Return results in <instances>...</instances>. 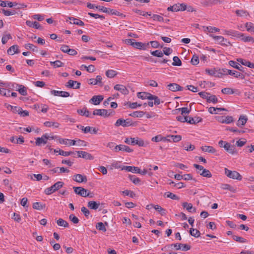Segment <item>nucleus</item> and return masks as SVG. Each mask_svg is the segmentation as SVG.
<instances>
[{
  "label": "nucleus",
  "mask_w": 254,
  "mask_h": 254,
  "mask_svg": "<svg viewBox=\"0 0 254 254\" xmlns=\"http://www.w3.org/2000/svg\"><path fill=\"white\" fill-rule=\"evenodd\" d=\"M114 89L120 91L122 94L127 95L128 93V91L126 87L123 85L116 84L114 87Z\"/></svg>",
  "instance_id": "20"
},
{
  "label": "nucleus",
  "mask_w": 254,
  "mask_h": 254,
  "mask_svg": "<svg viewBox=\"0 0 254 254\" xmlns=\"http://www.w3.org/2000/svg\"><path fill=\"white\" fill-rule=\"evenodd\" d=\"M17 91L23 96H26L27 95V88L24 85L20 84L19 87L17 88Z\"/></svg>",
  "instance_id": "37"
},
{
  "label": "nucleus",
  "mask_w": 254,
  "mask_h": 254,
  "mask_svg": "<svg viewBox=\"0 0 254 254\" xmlns=\"http://www.w3.org/2000/svg\"><path fill=\"white\" fill-rule=\"evenodd\" d=\"M59 142L60 144H65V145H68L69 146L74 145V140L69 139H63V138H60L59 139Z\"/></svg>",
  "instance_id": "29"
},
{
  "label": "nucleus",
  "mask_w": 254,
  "mask_h": 254,
  "mask_svg": "<svg viewBox=\"0 0 254 254\" xmlns=\"http://www.w3.org/2000/svg\"><path fill=\"white\" fill-rule=\"evenodd\" d=\"M76 153L77 154L78 157H81L86 160H93L94 157L91 154L83 151H76Z\"/></svg>",
  "instance_id": "8"
},
{
  "label": "nucleus",
  "mask_w": 254,
  "mask_h": 254,
  "mask_svg": "<svg viewBox=\"0 0 254 254\" xmlns=\"http://www.w3.org/2000/svg\"><path fill=\"white\" fill-rule=\"evenodd\" d=\"M248 121V118L246 116L241 115L239 117V119L238 121L237 125L239 126H244L246 123Z\"/></svg>",
  "instance_id": "35"
},
{
  "label": "nucleus",
  "mask_w": 254,
  "mask_h": 254,
  "mask_svg": "<svg viewBox=\"0 0 254 254\" xmlns=\"http://www.w3.org/2000/svg\"><path fill=\"white\" fill-rule=\"evenodd\" d=\"M229 130L237 134L243 133L246 132V130L238 128H229Z\"/></svg>",
  "instance_id": "51"
},
{
  "label": "nucleus",
  "mask_w": 254,
  "mask_h": 254,
  "mask_svg": "<svg viewBox=\"0 0 254 254\" xmlns=\"http://www.w3.org/2000/svg\"><path fill=\"white\" fill-rule=\"evenodd\" d=\"M12 37L10 34H7L6 35H4L1 39V42L3 44H5L7 41L9 39H11Z\"/></svg>",
  "instance_id": "59"
},
{
  "label": "nucleus",
  "mask_w": 254,
  "mask_h": 254,
  "mask_svg": "<svg viewBox=\"0 0 254 254\" xmlns=\"http://www.w3.org/2000/svg\"><path fill=\"white\" fill-rule=\"evenodd\" d=\"M103 99L104 98L102 95H95L92 97V98L89 100V102L95 105H98L100 104Z\"/></svg>",
  "instance_id": "15"
},
{
  "label": "nucleus",
  "mask_w": 254,
  "mask_h": 254,
  "mask_svg": "<svg viewBox=\"0 0 254 254\" xmlns=\"http://www.w3.org/2000/svg\"><path fill=\"white\" fill-rule=\"evenodd\" d=\"M80 83L78 81L69 80L65 86L67 88L78 89L80 88Z\"/></svg>",
  "instance_id": "11"
},
{
  "label": "nucleus",
  "mask_w": 254,
  "mask_h": 254,
  "mask_svg": "<svg viewBox=\"0 0 254 254\" xmlns=\"http://www.w3.org/2000/svg\"><path fill=\"white\" fill-rule=\"evenodd\" d=\"M100 203L94 201H90L88 203V207L92 209H97L99 206Z\"/></svg>",
  "instance_id": "38"
},
{
  "label": "nucleus",
  "mask_w": 254,
  "mask_h": 254,
  "mask_svg": "<svg viewBox=\"0 0 254 254\" xmlns=\"http://www.w3.org/2000/svg\"><path fill=\"white\" fill-rule=\"evenodd\" d=\"M232 238L235 241L241 243H244L247 242V240L241 237L233 235Z\"/></svg>",
  "instance_id": "58"
},
{
  "label": "nucleus",
  "mask_w": 254,
  "mask_h": 254,
  "mask_svg": "<svg viewBox=\"0 0 254 254\" xmlns=\"http://www.w3.org/2000/svg\"><path fill=\"white\" fill-rule=\"evenodd\" d=\"M224 33L225 34L231 36L232 37H237L238 38H241V37L244 36V34L242 33H240L237 31L233 30H225L224 31Z\"/></svg>",
  "instance_id": "9"
},
{
  "label": "nucleus",
  "mask_w": 254,
  "mask_h": 254,
  "mask_svg": "<svg viewBox=\"0 0 254 254\" xmlns=\"http://www.w3.org/2000/svg\"><path fill=\"white\" fill-rule=\"evenodd\" d=\"M57 223L59 226H63L65 228L68 227L69 226L68 223L66 221L64 220L62 218L59 219L57 220Z\"/></svg>",
  "instance_id": "43"
},
{
  "label": "nucleus",
  "mask_w": 254,
  "mask_h": 254,
  "mask_svg": "<svg viewBox=\"0 0 254 254\" xmlns=\"http://www.w3.org/2000/svg\"><path fill=\"white\" fill-rule=\"evenodd\" d=\"M205 72L210 76H213L216 77H222V73L220 68L206 69Z\"/></svg>",
  "instance_id": "6"
},
{
  "label": "nucleus",
  "mask_w": 254,
  "mask_h": 254,
  "mask_svg": "<svg viewBox=\"0 0 254 254\" xmlns=\"http://www.w3.org/2000/svg\"><path fill=\"white\" fill-rule=\"evenodd\" d=\"M69 219L74 224H77L79 221L78 218L74 214H70L69 216Z\"/></svg>",
  "instance_id": "64"
},
{
  "label": "nucleus",
  "mask_w": 254,
  "mask_h": 254,
  "mask_svg": "<svg viewBox=\"0 0 254 254\" xmlns=\"http://www.w3.org/2000/svg\"><path fill=\"white\" fill-rule=\"evenodd\" d=\"M150 44L152 47L154 48H162L163 47V45H160L159 44V43H158V41H150L149 44Z\"/></svg>",
  "instance_id": "61"
},
{
  "label": "nucleus",
  "mask_w": 254,
  "mask_h": 254,
  "mask_svg": "<svg viewBox=\"0 0 254 254\" xmlns=\"http://www.w3.org/2000/svg\"><path fill=\"white\" fill-rule=\"evenodd\" d=\"M199 173L200 174V175L204 177L211 178L212 177V174L211 172L209 171V170H207L206 169L203 170L202 172H199Z\"/></svg>",
  "instance_id": "50"
},
{
  "label": "nucleus",
  "mask_w": 254,
  "mask_h": 254,
  "mask_svg": "<svg viewBox=\"0 0 254 254\" xmlns=\"http://www.w3.org/2000/svg\"><path fill=\"white\" fill-rule=\"evenodd\" d=\"M144 115V112L143 111H137L132 112L129 116L133 117H142Z\"/></svg>",
  "instance_id": "44"
},
{
  "label": "nucleus",
  "mask_w": 254,
  "mask_h": 254,
  "mask_svg": "<svg viewBox=\"0 0 254 254\" xmlns=\"http://www.w3.org/2000/svg\"><path fill=\"white\" fill-rule=\"evenodd\" d=\"M44 126L46 127H58L59 124L53 122H46L44 123Z\"/></svg>",
  "instance_id": "60"
},
{
  "label": "nucleus",
  "mask_w": 254,
  "mask_h": 254,
  "mask_svg": "<svg viewBox=\"0 0 254 254\" xmlns=\"http://www.w3.org/2000/svg\"><path fill=\"white\" fill-rule=\"evenodd\" d=\"M173 62L172 65L174 66H181L182 65V62L177 56H175L173 59Z\"/></svg>",
  "instance_id": "53"
},
{
  "label": "nucleus",
  "mask_w": 254,
  "mask_h": 254,
  "mask_svg": "<svg viewBox=\"0 0 254 254\" xmlns=\"http://www.w3.org/2000/svg\"><path fill=\"white\" fill-rule=\"evenodd\" d=\"M133 44V47L141 50H145L149 46V43L145 44L135 41Z\"/></svg>",
  "instance_id": "23"
},
{
  "label": "nucleus",
  "mask_w": 254,
  "mask_h": 254,
  "mask_svg": "<svg viewBox=\"0 0 254 254\" xmlns=\"http://www.w3.org/2000/svg\"><path fill=\"white\" fill-rule=\"evenodd\" d=\"M84 133H90L91 134H96L99 131V128H81Z\"/></svg>",
  "instance_id": "30"
},
{
  "label": "nucleus",
  "mask_w": 254,
  "mask_h": 254,
  "mask_svg": "<svg viewBox=\"0 0 254 254\" xmlns=\"http://www.w3.org/2000/svg\"><path fill=\"white\" fill-rule=\"evenodd\" d=\"M164 196H165L167 197L170 198L173 200H179V197L177 196V195L170 192L168 191L164 193Z\"/></svg>",
  "instance_id": "40"
},
{
  "label": "nucleus",
  "mask_w": 254,
  "mask_h": 254,
  "mask_svg": "<svg viewBox=\"0 0 254 254\" xmlns=\"http://www.w3.org/2000/svg\"><path fill=\"white\" fill-rule=\"evenodd\" d=\"M226 109L223 108H215V107H210L208 109V112L210 114H218L219 112L221 111H225Z\"/></svg>",
  "instance_id": "36"
},
{
  "label": "nucleus",
  "mask_w": 254,
  "mask_h": 254,
  "mask_svg": "<svg viewBox=\"0 0 254 254\" xmlns=\"http://www.w3.org/2000/svg\"><path fill=\"white\" fill-rule=\"evenodd\" d=\"M167 88L172 92L182 91L183 89L182 87L177 83H170L167 85Z\"/></svg>",
  "instance_id": "16"
},
{
  "label": "nucleus",
  "mask_w": 254,
  "mask_h": 254,
  "mask_svg": "<svg viewBox=\"0 0 254 254\" xmlns=\"http://www.w3.org/2000/svg\"><path fill=\"white\" fill-rule=\"evenodd\" d=\"M227 74L232 75L236 78H240L243 79L245 78V75L244 73L239 72L235 70H229Z\"/></svg>",
  "instance_id": "17"
},
{
  "label": "nucleus",
  "mask_w": 254,
  "mask_h": 254,
  "mask_svg": "<svg viewBox=\"0 0 254 254\" xmlns=\"http://www.w3.org/2000/svg\"><path fill=\"white\" fill-rule=\"evenodd\" d=\"M114 151L118 152V151H123L126 152L130 153L133 151V150L131 149L128 146H126L123 144H120L116 145L115 146Z\"/></svg>",
  "instance_id": "10"
},
{
  "label": "nucleus",
  "mask_w": 254,
  "mask_h": 254,
  "mask_svg": "<svg viewBox=\"0 0 254 254\" xmlns=\"http://www.w3.org/2000/svg\"><path fill=\"white\" fill-rule=\"evenodd\" d=\"M26 24L30 27H33L37 29L42 30L43 27L37 21H31L30 20H27L26 21Z\"/></svg>",
  "instance_id": "21"
},
{
  "label": "nucleus",
  "mask_w": 254,
  "mask_h": 254,
  "mask_svg": "<svg viewBox=\"0 0 254 254\" xmlns=\"http://www.w3.org/2000/svg\"><path fill=\"white\" fill-rule=\"evenodd\" d=\"M115 126L116 127L121 126L123 127H127L129 126H137L138 124L137 122H133L130 119H127L126 120L119 119L116 121Z\"/></svg>",
  "instance_id": "1"
},
{
  "label": "nucleus",
  "mask_w": 254,
  "mask_h": 254,
  "mask_svg": "<svg viewBox=\"0 0 254 254\" xmlns=\"http://www.w3.org/2000/svg\"><path fill=\"white\" fill-rule=\"evenodd\" d=\"M151 54L153 56L161 58L163 56V53L160 50H156L153 52H151Z\"/></svg>",
  "instance_id": "62"
},
{
  "label": "nucleus",
  "mask_w": 254,
  "mask_h": 254,
  "mask_svg": "<svg viewBox=\"0 0 254 254\" xmlns=\"http://www.w3.org/2000/svg\"><path fill=\"white\" fill-rule=\"evenodd\" d=\"M190 233L192 236L195 238H198L200 235V232L197 229L191 228L190 230Z\"/></svg>",
  "instance_id": "49"
},
{
  "label": "nucleus",
  "mask_w": 254,
  "mask_h": 254,
  "mask_svg": "<svg viewBox=\"0 0 254 254\" xmlns=\"http://www.w3.org/2000/svg\"><path fill=\"white\" fill-rule=\"evenodd\" d=\"M182 206L184 208L187 209V210L190 212H195L196 209L193 207L191 203L188 202H184L182 204Z\"/></svg>",
  "instance_id": "31"
},
{
  "label": "nucleus",
  "mask_w": 254,
  "mask_h": 254,
  "mask_svg": "<svg viewBox=\"0 0 254 254\" xmlns=\"http://www.w3.org/2000/svg\"><path fill=\"white\" fill-rule=\"evenodd\" d=\"M45 207V205H43L40 202H34L33 204V208L36 210H42Z\"/></svg>",
  "instance_id": "47"
},
{
  "label": "nucleus",
  "mask_w": 254,
  "mask_h": 254,
  "mask_svg": "<svg viewBox=\"0 0 254 254\" xmlns=\"http://www.w3.org/2000/svg\"><path fill=\"white\" fill-rule=\"evenodd\" d=\"M75 193L82 197L89 196L92 197V195H90V193L87 190H86L80 187H74L73 188Z\"/></svg>",
  "instance_id": "3"
},
{
  "label": "nucleus",
  "mask_w": 254,
  "mask_h": 254,
  "mask_svg": "<svg viewBox=\"0 0 254 254\" xmlns=\"http://www.w3.org/2000/svg\"><path fill=\"white\" fill-rule=\"evenodd\" d=\"M51 93L54 96H59L62 97H68L70 96L69 93L66 91L53 90L51 91Z\"/></svg>",
  "instance_id": "18"
},
{
  "label": "nucleus",
  "mask_w": 254,
  "mask_h": 254,
  "mask_svg": "<svg viewBox=\"0 0 254 254\" xmlns=\"http://www.w3.org/2000/svg\"><path fill=\"white\" fill-rule=\"evenodd\" d=\"M212 37L217 41H219L222 46H232V44L222 36H212Z\"/></svg>",
  "instance_id": "12"
},
{
  "label": "nucleus",
  "mask_w": 254,
  "mask_h": 254,
  "mask_svg": "<svg viewBox=\"0 0 254 254\" xmlns=\"http://www.w3.org/2000/svg\"><path fill=\"white\" fill-rule=\"evenodd\" d=\"M124 169L127 172H130L134 173H137L138 172H139V168L137 167L128 166L124 167Z\"/></svg>",
  "instance_id": "34"
},
{
  "label": "nucleus",
  "mask_w": 254,
  "mask_h": 254,
  "mask_svg": "<svg viewBox=\"0 0 254 254\" xmlns=\"http://www.w3.org/2000/svg\"><path fill=\"white\" fill-rule=\"evenodd\" d=\"M236 14L239 16H243L244 15L247 16L249 15V12L245 10H236L235 11Z\"/></svg>",
  "instance_id": "57"
},
{
  "label": "nucleus",
  "mask_w": 254,
  "mask_h": 254,
  "mask_svg": "<svg viewBox=\"0 0 254 254\" xmlns=\"http://www.w3.org/2000/svg\"><path fill=\"white\" fill-rule=\"evenodd\" d=\"M152 94L145 92H140L137 93V97L141 99H148L150 100L151 98Z\"/></svg>",
  "instance_id": "28"
},
{
  "label": "nucleus",
  "mask_w": 254,
  "mask_h": 254,
  "mask_svg": "<svg viewBox=\"0 0 254 254\" xmlns=\"http://www.w3.org/2000/svg\"><path fill=\"white\" fill-rule=\"evenodd\" d=\"M117 75V72L112 69H108L106 71V75L109 78H113Z\"/></svg>",
  "instance_id": "39"
},
{
  "label": "nucleus",
  "mask_w": 254,
  "mask_h": 254,
  "mask_svg": "<svg viewBox=\"0 0 254 254\" xmlns=\"http://www.w3.org/2000/svg\"><path fill=\"white\" fill-rule=\"evenodd\" d=\"M50 64L53 65L54 68L62 67L64 66V64L60 61H56L55 62H51Z\"/></svg>",
  "instance_id": "48"
},
{
  "label": "nucleus",
  "mask_w": 254,
  "mask_h": 254,
  "mask_svg": "<svg viewBox=\"0 0 254 254\" xmlns=\"http://www.w3.org/2000/svg\"><path fill=\"white\" fill-rule=\"evenodd\" d=\"M229 64L232 67L238 69L239 71H242L243 73H245L246 74H247L245 72V68L243 67L239 63L234 61H230L229 62Z\"/></svg>",
  "instance_id": "13"
},
{
  "label": "nucleus",
  "mask_w": 254,
  "mask_h": 254,
  "mask_svg": "<svg viewBox=\"0 0 254 254\" xmlns=\"http://www.w3.org/2000/svg\"><path fill=\"white\" fill-rule=\"evenodd\" d=\"M49 138L53 139L54 137L50 136L47 133L43 134L41 137H37L36 139L35 144L37 146H41L42 144H45L47 142V140Z\"/></svg>",
  "instance_id": "5"
},
{
  "label": "nucleus",
  "mask_w": 254,
  "mask_h": 254,
  "mask_svg": "<svg viewBox=\"0 0 254 254\" xmlns=\"http://www.w3.org/2000/svg\"><path fill=\"white\" fill-rule=\"evenodd\" d=\"M68 19H69L70 20L73 21V23H72L71 22H70L71 24L73 23V24L80 25V26H84V23L82 21H81V20H80L79 19H77V18H74L73 17H68Z\"/></svg>",
  "instance_id": "33"
},
{
  "label": "nucleus",
  "mask_w": 254,
  "mask_h": 254,
  "mask_svg": "<svg viewBox=\"0 0 254 254\" xmlns=\"http://www.w3.org/2000/svg\"><path fill=\"white\" fill-rule=\"evenodd\" d=\"M225 173L227 177L233 179L241 180L242 179V176L238 172L235 171H232L225 168Z\"/></svg>",
  "instance_id": "4"
},
{
  "label": "nucleus",
  "mask_w": 254,
  "mask_h": 254,
  "mask_svg": "<svg viewBox=\"0 0 254 254\" xmlns=\"http://www.w3.org/2000/svg\"><path fill=\"white\" fill-rule=\"evenodd\" d=\"M75 154L76 151H64L61 149L59 150V154L64 156H68L69 155H75Z\"/></svg>",
  "instance_id": "41"
},
{
  "label": "nucleus",
  "mask_w": 254,
  "mask_h": 254,
  "mask_svg": "<svg viewBox=\"0 0 254 254\" xmlns=\"http://www.w3.org/2000/svg\"><path fill=\"white\" fill-rule=\"evenodd\" d=\"M73 180L78 183H86L87 181L86 176L81 174H76L73 176Z\"/></svg>",
  "instance_id": "19"
},
{
  "label": "nucleus",
  "mask_w": 254,
  "mask_h": 254,
  "mask_svg": "<svg viewBox=\"0 0 254 254\" xmlns=\"http://www.w3.org/2000/svg\"><path fill=\"white\" fill-rule=\"evenodd\" d=\"M241 38L245 42H253L254 43V38L251 36H245L244 34V36L241 37Z\"/></svg>",
  "instance_id": "63"
},
{
  "label": "nucleus",
  "mask_w": 254,
  "mask_h": 254,
  "mask_svg": "<svg viewBox=\"0 0 254 254\" xmlns=\"http://www.w3.org/2000/svg\"><path fill=\"white\" fill-rule=\"evenodd\" d=\"M207 101L209 103L212 102L213 103H216L217 102L218 99L215 95L210 94L208 97Z\"/></svg>",
  "instance_id": "56"
},
{
  "label": "nucleus",
  "mask_w": 254,
  "mask_h": 254,
  "mask_svg": "<svg viewBox=\"0 0 254 254\" xmlns=\"http://www.w3.org/2000/svg\"><path fill=\"white\" fill-rule=\"evenodd\" d=\"M52 174L54 173H62L67 172L68 173L69 172V170L64 168V167H56L53 169H51L49 171Z\"/></svg>",
  "instance_id": "24"
},
{
  "label": "nucleus",
  "mask_w": 254,
  "mask_h": 254,
  "mask_svg": "<svg viewBox=\"0 0 254 254\" xmlns=\"http://www.w3.org/2000/svg\"><path fill=\"white\" fill-rule=\"evenodd\" d=\"M190 124H195L196 123H198L202 121V118L198 117H195L194 118H191L189 117Z\"/></svg>",
  "instance_id": "42"
},
{
  "label": "nucleus",
  "mask_w": 254,
  "mask_h": 254,
  "mask_svg": "<svg viewBox=\"0 0 254 254\" xmlns=\"http://www.w3.org/2000/svg\"><path fill=\"white\" fill-rule=\"evenodd\" d=\"M201 150L204 152H207L211 153H215L216 152V149L211 146H204L201 147Z\"/></svg>",
  "instance_id": "32"
},
{
  "label": "nucleus",
  "mask_w": 254,
  "mask_h": 254,
  "mask_svg": "<svg viewBox=\"0 0 254 254\" xmlns=\"http://www.w3.org/2000/svg\"><path fill=\"white\" fill-rule=\"evenodd\" d=\"M95 115L106 117L109 116L110 114H108V111L106 109H95L93 111L92 116Z\"/></svg>",
  "instance_id": "14"
},
{
  "label": "nucleus",
  "mask_w": 254,
  "mask_h": 254,
  "mask_svg": "<svg viewBox=\"0 0 254 254\" xmlns=\"http://www.w3.org/2000/svg\"><path fill=\"white\" fill-rule=\"evenodd\" d=\"M224 148L229 153L234 154L236 153L235 147L228 142L224 145Z\"/></svg>",
  "instance_id": "25"
},
{
  "label": "nucleus",
  "mask_w": 254,
  "mask_h": 254,
  "mask_svg": "<svg viewBox=\"0 0 254 254\" xmlns=\"http://www.w3.org/2000/svg\"><path fill=\"white\" fill-rule=\"evenodd\" d=\"M20 52L17 45H15L11 46L7 51L8 55H13L14 54H18Z\"/></svg>",
  "instance_id": "26"
},
{
  "label": "nucleus",
  "mask_w": 254,
  "mask_h": 254,
  "mask_svg": "<svg viewBox=\"0 0 254 254\" xmlns=\"http://www.w3.org/2000/svg\"><path fill=\"white\" fill-rule=\"evenodd\" d=\"M185 8V3H178L168 7L167 10L171 11H184Z\"/></svg>",
  "instance_id": "7"
},
{
  "label": "nucleus",
  "mask_w": 254,
  "mask_h": 254,
  "mask_svg": "<svg viewBox=\"0 0 254 254\" xmlns=\"http://www.w3.org/2000/svg\"><path fill=\"white\" fill-rule=\"evenodd\" d=\"M125 142L127 144L133 145H137L140 147L145 146V144L144 141L142 139L139 138L138 137L126 138V140H125Z\"/></svg>",
  "instance_id": "2"
},
{
  "label": "nucleus",
  "mask_w": 254,
  "mask_h": 254,
  "mask_svg": "<svg viewBox=\"0 0 254 254\" xmlns=\"http://www.w3.org/2000/svg\"><path fill=\"white\" fill-rule=\"evenodd\" d=\"M128 178H129L130 180L135 185L138 184L140 182V180L138 178L136 177L135 175H129L128 176Z\"/></svg>",
  "instance_id": "45"
},
{
  "label": "nucleus",
  "mask_w": 254,
  "mask_h": 254,
  "mask_svg": "<svg viewBox=\"0 0 254 254\" xmlns=\"http://www.w3.org/2000/svg\"><path fill=\"white\" fill-rule=\"evenodd\" d=\"M77 113L81 116H85L86 117L93 118L92 115L86 108L79 109L77 110Z\"/></svg>",
  "instance_id": "22"
},
{
  "label": "nucleus",
  "mask_w": 254,
  "mask_h": 254,
  "mask_svg": "<svg viewBox=\"0 0 254 254\" xmlns=\"http://www.w3.org/2000/svg\"><path fill=\"white\" fill-rule=\"evenodd\" d=\"M245 27L247 29V31L248 32H254V24L252 22H247L245 24Z\"/></svg>",
  "instance_id": "52"
},
{
  "label": "nucleus",
  "mask_w": 254,
  "mask_h": 254,
  "mask_svg": "<svg viewBox=\"0 0 254 254\" xmlns=\"http://www.w3.org/2000/svg\"><path fill=\"white\" fill-rule=\"evenodd\" d=\"M24 47L26 49L32 50L33 52H37L38 51L37 47L32 44H30V43L26 44H25Z\"/></svg>",
  "instance_id": "54"
},
{
  "label": "nucleus",
  "mask_w": 254,
  "mask_h": 254,
  "mask_svg": "<svg viewBox=\"0 0 254 254\" xmlns=\"http://www.w3.org/2000/svg\"><path fill=\"white\" fill-rule=\"evenodd\" d=\"M64 183L62 182L59 181L52 186L54 190L57 191L62 187H63Z\"/></svg>",
  "instance_id": "46"
},
{
  "label": "nucleus",
  "mask_w": 254,
  "mask_h": 254,
  "mask_svg": "<svg viewBox=\"0 0 254 254\" xmlns=\"http://www.w3.org/2000/svg\"><path fill=\"white\" fill-rule=\"evenodd\" d=\"M221 188L224 190H229L231 191L234 192V189L230 185L226 184H222L221 186Z\"/></svg>",
  "instance_id": "55"
},
{
  "label": "nucleus",
  "mask_w": 254,
  "mask_h": 254,
  "mask_svg": "<svg viewBox=\"0 0 254 254\" xmlns=\"http://www.w3.org/2000/svg\"><path fill=\"white\" fill-rule=\"evenodd\" d=\"M96 8L104 13L110 14L111 15H114L113 11H115V9L107 8L106 7L100 5H97Z\"/></svg>",
  "instance_id": "27"
}]
</instances>
